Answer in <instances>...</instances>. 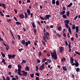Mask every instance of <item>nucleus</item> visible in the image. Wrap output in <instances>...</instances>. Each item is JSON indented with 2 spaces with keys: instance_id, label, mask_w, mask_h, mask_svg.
<instances>
[{
  "instance_id": "1",
  "label": "nucleus",
  "mask_w": 80,
  "mask_h": 80,
  "mask_svg": "<svg viewBox=\"0 0 80 80\" xmlns=\"http://www.w3.org/2000/svg\"><path fill=\"white\" fill-rule=\"evenodd\" d=\"M73 61H74V59H73V58L72 57H71L70 58V62L71 64H72V66H73V65H75V67H78L79 66V64L78 63V61H77V60L75 59L74 62L75 63H73Z\"/></svg>"
},
{
  "instance_id": "2",
  "label": "nucleus",
  "mask_w": 80,
  "mask_h": 80,
  "mask_svg": "<svg viewBox=\"0 0 80 80\" xmlns=\"http://www.w3.org/2000/svg\"><path fill=\"white\" fill-rule=\"evenodd\" d=\"M51 56L54 60H57L58 59V57H57V52L56 51H54L53 52L51 53Z\"/></svg>"
},
{
  "instance_id": "3",
  "label": "nucleus",
  "mask_w": 80,
  "mask_h": 80,
  "mask_svg": "<svg viewBox=\"0 0 80 80\" xmlns=\"http://www.w3.org/2000/svg\"><path fill=\"white\" fill-rule=\"evenodd\" d=\"M27 13L28 14V15H31V17H33V14L32 13H31V11L29 9H27Z\"/></svg>"
},
{
  "instance_id": "4",
  "label": "nucleus",
  "mask_w": 80,
  "mask_h": 80,
  "mask_svg": "<svg viewBox=\"0 0 80 80\" xmlns=\"http://www.w3.org/2000/svg\"><path fill=\"white\" fill-rule=\"evenodd\" d=\"M45 64H42V65H41L39 68V69L40 70H43L45 69Z\"/></svg>"
},
{
  "instance_id": "5",
  "label": "nucleus",
  "mask_w": 80,
  "mask_h": 80,
  "mask_svg": "<svg viewBox=\"0 0 80 80\" xmlns=\"http://www.w3.org/2000/svg\"><path fill=\"white\" fill-rule=\"evenodd\" d=\"M45 17H46V18H45V19L46 20H47V19H48V20H49V19H50V18H51V14L46 15H45Z\"/></svg>"
},
{
  "instance_id": "6",
  "label": "nucleus",
  "mask_w": 80,
  "mask_h": 80,
  "mask_svg": "<svg viewBox=\"0 0 80 80\" xmlns=\"http://www.w3.org/2000/svg\"><path fill=\"white\" fill-rule=\"evenodd\" d=\"M59 49H60V53H63V50H64V48L62 47H59Z\"/></svg>"
},
{
  "instance_id": "7",
  "label": "nucleus",
  "mask_w": 80,
  "mask_h": 80,
  "mask_svg": "<svg viewBox=\"0 0 80 80\" xmlns=\"http://www.w3.org/2000/svg\"><path fill=\"white\" fill-rule=\"evenodd\" d=\"M22 73H23L22 76H24L25 77H26L27 76V75L28 74V72H25L24 71H22Z\"/></svg>"
},
{
  "instance_id": "8",
  "label": "nucleus",
  "mask_w": 80,
  "mask_h": 80,
  "mask_svg": "<svg viewBox=\"0 0 80 80\" xmlns=\"http://www.w3.org/2000/svg\"><path fill=\"white\" fill-rule=\"evenodd\" d=\"M3 43L4 45L5 46V47H6V48L7 50H8V49H10V48L9 47V46H8V44H5V42H3Z\"/></svg>"
},
{
  "instance_id": "9",
  "label": "nucleus",
  "mask_w": 80,
  "mask_h": 80,
  "mask_svg": "<svg viewBox=\"0 0 80 80\" xmlns=\"http://www.w3.org/2000/svg\"><path fill=\"white\" fill-rule=\"evenodd\" d=\"M19 15L20 18H21V19H23V18H24V17H25V16H24V15H23V13H20V14Z\"/></svg>"
},
{
  "instance_id": "10",
  "label": "nucleus",
  "mask_w": 80,
  "mask_h": 80,
  "mask_svg": "<svg viewBox=\"0 0 80 80\" xmlns=\"http://www.w3.org/2000/svg\"><path fill=\"white\" fill-rule=\"evenodd\" d=\"M25 40L23 39L22 40V41L21 42V43L23 45H25Z\"/></svg>"
},
{
  "instance_id": "11",
  "label": "nucleus",
  "mask_w": 80,
  "mask_h": 80,
  "mask_svg": "<svg viewBox=\"0 0 80 80\" xmlns=\"http://www.w3.org/2000/svg\"><path fill=\"white\" fill-rule=\"evenodd\" d=\"M69 22L70 21H69L68 20H65L64 21L65 23H66V24H69Z\"/></svg>"
},
{
  "instance_id": "12",
  "label": "nucleus",
  "mask_w": 80,
  "mask_h": 80,
  "mask_svg": "<svg viewBox=\"0 0 80 80\" xmlns=\"http://www.w3.org/2000/svg\"><path fill=\"white\" fill-rule=\"evenodd\" d=\"M29 68H30V67H28V66H27L25 68L26 71H27V70H28V72H29V71H30V69H29Z\"/></svg>"
},
{
  "instance_id": "13",
  "label": "nucleus",
  "mask_w": 80,
  "mask_h": 80,
  "mask_svg": "<svg viewBox=\"0 0 80 80\" xmlns=\"http://www.w3.org/2000/svg\"><path fill=\"white\" fill-rule=\"evenodd\" d=\"M76 30L77 33H78V31H79V28H78V26H76Z\"/></svg>"
},
{
  "instance_id": "14",
  "label": "nucleus",
  "mask_w": 80,
  "mask_h": 80,
  "mask_svg": "<svg viewBox=\"0 0 80 80\" xmlns=\"http://www.w3.org/2000/svg\"><path fill=\"white\" fill-rule=\"evenodd\" d=\"M60 13L61 15H64V13H65V11L63 10L62 12H60Z\"/></svg>"
},
{
  "instance_id": "15",
  "label": "nucleus",
  "mask_w": 80,
  "mask_h": 80,
  "mask_svg": "<svg viewBox=\"0 0 80 80\" xmlns=\"http://www.w3.org/2000/svg\"><path fill=\"white\" fill-rule=\"evenodd\" d=\"M66 61V58H65L63 57L61 59V62H65Z\"/></svg>"
},
{
  "instance_id": "16",
  "label": "nucleus",
  "mask_w": 80,
  "mask_h": 80,
  "mask_svg": "<svg viewBox=\"0 0 80 80\" xmlns=\"http://www.w3.org/2000/svg\"><path fill=\"white\" fill-rule=\"evenodd\" d=\"M3 8H6V6H5V4L3 3H2L1 4Z\"/></svg>"
},
{
  "instance_id": "17",
  "label": "nucleus",
  "mask_w": 80,
  "mask_h": 80,
  "mask_svg": "<svg viewBox=\"0 0 80 80\" xmlns=\"http://www.w3.org/2000/svg\"><path fill=\"white\" fill-rule=\"evenodd\" d=\"M24 15H25V18H26V19H27V18L28 14L27 13V12H24Z\"/></svg>"
},
{
  "instance_id": "18",
  "label": "nucleus",
  "mask_w": 80,
  "mask_h": 80,
  "mask_svg": "<svg viewBox=\"0 0 80 80\" xmlns=\"http://www.w3.org/2000/svg\"><path fill=\"white\" fill-rule=\"evenodd\" d=\"M32 25L33 28H36V26L35 25V23L33 22H32Z\"/></svg>"
},
{
  "instance_id": "19",
  "label": "nucleus",
  "mask_w": 80,
  "mask_h": 80,
  "mask_svg": "<svg viewBox=\"0 0 80 80\" xmlns=\"http://www.w3.org/2000/svg\"><path fill=\"white\" fill-rule=\"evenodd\" d=\"M38 54L39 57H41L42 56V53L41 51H39Z\"/></svg>"
},
{
  "instance_id": "20",
  "label": "nucleus",
  "mask_w": 80,
  "mask_h": 80,
  "mask_svg": "<svg viewBox=\"0 0 80 80\" xmlns=\"http://www.w3.org/2000/svg\"><path fill=\"white\" fill-rule=\"evenodd\" d=\"M62 69L63 70H64V71H66V72L67 71V68H65V66L62 67Z\"/></svg>"
},
{
  "instance_id": "21",
  "label": "nucleus",
  "mask_w": 80,
  "mask_h": 80,
  "mask_svg": "<svg viewBox=\"0 0 80 80\" xmlns=\"http://www.w3.org/2000/svg\"><path fill=\"white\" fill-rule=\"evenodd\" d=\"M72 5L73 3H72V2H71L67 6V7H72Z\"/></svg>"
},
{
  "instance_id": "22",
  "label": "nucleus",
  "mask_w": 80,
  "mask_h": 80,
  "mask_svg": "<svg viewBox=\"0 0 80 80\" xmlns=\"http://www.w3.org/2000/svg\"><path fill=\"white\" fill-rule=\"evenodd\" d=\"M44 35L45 37L46 38L47 40H49V38H48V37L47 36V35H46V34L44 33Z\"/></svg>"
},
{
  "instance_id": "23",
  "label": "nucleus",
  "mask_w": 80,
  "mask_h": 80,
  "mask_svg": "<svg viewBox=\"0 0 80 80\" xmlns=\"http://www.w3.org/2000/svg\"><path fill=\"white\" fill-rule=\"evenodd\" d=\"M33 32L34 33H35V35H36L37 34V30L35 29H34L33 30Z\"/></svg>"
},
{
  "instance_id": "24",
  "label": "nucleus",
  "mask_w": 80,
  "mask_h": 80,
  "mask_svg": "<svg viewBox=\"0 0 80 80\" xmlns=\"http://www.w3.org/2000/svg\"><path fill=\"white\" fill-rule=\"evenodd\" d=\"M66 14L68 17H69V15H70V11H68L66 12Z\"/></svg>"
},
{
  "instance_id": "25",
  "label": "nucleus",
  "mask_w": 80,
  "mask_h": 80,
  "mask_svg": "<svg viewBox=\"0 0 80 80\" xmlns=\"http://www.w3.org/2000/svg\"><path fill=\"white\" fill-rule=\"evenodd\" d=\"M58 31H61L62 30V27L61 26L58 27Z\"/></svg>"
},
{
  "instance_id": "26",
  "label": "nucleus",
  "mask_w": 80,
  "mask_h": 80,
  "mask_svg": "<svg viewBox=\"0 0 80 80\" xmlns=\"http://www.w3.org/2000/svg\"><path fill=\"white\" fill-rule=\"evenodd\" d=\"M43 39L44 41L45 42H47V39H46V38H45V36H43Z\"/></svg>"
},
{
  "instance_id": "27",
  "label": "nucleus",
  "mask_w": 80,
  "mask_h": 80,
  "mask_svg": "<svg viewBox=\"0 0 80 80\" xmlns=\"http://www.w3.org/2000/svg\"><path fill=\"white\" fill-rule=\"evenodd\" d=\"M68 31L69 32H70V33L71 34H72V31H71V28H70V27H69L68 28Z\"/></svg>"
},
{
  "instance_id": "28",
  "label": "nucleus",
  "mask_w": 80,
  "mask_h": 80,
  "mask_svg": "<svg viewBox=\"0 0 80 80\" xmlns=\"http://www.w3.org/2000/svg\"><path fill=\"white\" fill-rule=\"evenodd\" d=\"M1 53L2 56L3 57H5V54L3 53L2 52H1Z\"/></svg>"
},
{
  "instance_id": "29",
  "label": "nucleus",
  "mask_w": 80,
  "mask_h": 80,
  "mask_svg": "<svg viewBox=\"0 0 80 80\" xmlns=\"http://www.w3.org/2000/svg\"><path fill=\"white\" fill-rule=\"evenodd\" d=\"M18 72V74L19 75H20V76H22V74H21V72Z\"/></svg>"
},
{
  "instance_id": "30",
  "label": "nucleus",
  "mask_w": 80,
  "mask_h": 80,
  "mask_svg": "<svg viewBox=\"0 0 80 80\" xmlns=\"http://www.w3.org/2000/svg\"><path fill=\"white\" fill-rule=\"evenodd\" d=\"M52 3L53 5H55V0H52Z\"/></svg>"
},
{
  "instance_id": "31",
  "label": "nucleus",
  "mask_w": 80,
  "mask_h": 80,
  "mask_svg": "<svg viewBox=\"0 0 80 80\" xmlns=\"http://www.w3.org/2000/svg\"><path fill=\"white\" fill-rule=\"evenodd\" d=\"M62 17L63 18H65V19H67V16H66V15L65 14H63V15H62Z\"/></svg>"
},
{
  "instance_id": "32",
  "label": "nucleus",
  "mask_w": 80,
  "mask_h": 80,
  "mask_svg": "<svg viewBox=\"0 0 80 80\" xmlns=\"http://www.w3.org/2000/svg\"><path fill=\"white\" fill-rule=\"evenodd\" d=\"M16 25H22V24H21V23H20V22H16Z\"/></svg>"
},
{
  "instance_id": "33",
  "label": "nucleus",
  "mask_w": 80,
  "mask_h": 80,
  "mask_svg": "<svg viewBox=\"0 0 80 80\" xmlns=\"http://www.w3.org/2000/svg\"><path fill=\"white\" fill-rule=\"evenodd\" d=\"M47 62H48V63H50V62H52V61L50 59H47Z\"/></svg>"
},
{
  "instance_id": "34",
  "label": "nucleus",
  "mask_w": 80,
  "mask_h": 80,
  "mask_svg": "<svg viewBox=\"0 0 80 80\" xmlns=\"http://www.w3.org/2000/svg\"><path fill=\"white\" fill-rule=\"evenodd\" d=\"M8 57L9 59H10V58H12V55H11V54H9L8 55Z\"/></svg>"
},
{
  "instance_id": "35",
  "label": "nucleus",
  "mask_w": 80,
  "mask_h": 80,
  "mask_svg": "<svg viewBox=\"0 0 80 80\" xmlns=\"http://www.w3.org/2000/svg\"><path fill=\"white\" fill-rule=\"evenodd\" d=\"M30 76H31V78H33V77H34V74L33 73L31 74L30 75Z\"/></svg>"
},
{
  "instance_id": "36",
  "label": "nucleus",
  "mask_w": 80,
  "mask_h": 80,
  "mask_svg": "<svg viewBox=\"0 0 80 80\" xmlns=\"http://www.w3.org/2000/svg\"><path fill=\"white\" fill-rule=\"evenodd\" d=\"M56 3L57 5H59V1L57 0L56 2Z\"/></svg>"
},
{
  "instance_id": "37",
  "label": "nucleus",
  "mask_w": 80,
  "mask_h": 80,
  "mask_svg": "<svg viewBox=\"0 0 80 80\" xmlns=\"http://www.w3.org/2000/svg\"><path fill=\"white\" fill-rule=\"evenodd\" d=\"M45 61H47V58H45L44 59H43L42 61V62L43 63L45 62Z\"/></svg>"
},
{
  "instance_id": "38",
  "label": "nucleus",
  "mask_w": 80,
  "mask_h": 80,
  "mask_svg": "<svg viewBox=\"0 0 80 80\" xmlns=\"http://www.w3.org/2000/svg\"><path fill=\"white\" fill-rule=\"evenodd\" d=\"M70 44H71V42H70L69 44H68L69 48H72V47H71V46H70Z\"/></svg>"
},
{
  "instance_id": "39",
  "label": "nucleus",
  "mask_w": 80,
  "mask_h": 80,
  "mask_svg": "<svg viewBox=\"0 0 80 80\" xmlns=\"http://www.w3.org/2000/svg\"><path fill=\"white\" fill-rule=\"evenodd\" d=\"M36 71L37 72V71H38V66H36Z\"/></svg>"
},
{
  "instance_id": "40",
  "label": "nucleus",
  "mask_w": 80,
  "mask_h": 80,
  "mask_svg": "<svg viewBox=\"0 0 80 80\" xmlns=\"http://www.w3.org/2000/svg\"><path fill=\"white\" fill-rule=\"evenodd\" d=\"M68 24H65V27H67V28H69V26H68Z\"/></svg>"
},
{
  "instance_id": "41",
  "label": "nucleus",
  "mask_w": 80,
  "mask_h": 80,
  "mask_svg": "<svg viewBox=\"0 0 80 80\" xmlns=\"http://www.w3.org/2000/svg\"><path fill=\"white\" fill-rule=\"evenodd\" d=\"M37 63H40V60L38 59H37Z\"/></svg>"
},
{
  "instance_id": "42",
  "label": "nucleus",
  "mask_w": 80,
  "mask_h": 80,
  "mask_svg": "<svg viewBox=\"0 0 80 80\" xmlns=\"http://www.w3.org/2000/svg\"><path fill=\"white\" fill-rule=\"evenodd\" d=\"M25 45L26 47H28V42H26L25 43Z\"/></svg>"
},
{
  "instance_id": "43",
  "label": "nucleus",
  "mask_w": 80,
  "mask_h": 80,
  "mask_svg": "<svg viewBox=\"0 0 80 80\" xmlns=\"http://www.w3.org/2000/svg\"><path fill=\"white\" fill-rule=\"evenodd\" d=\"M16 57V55L14 54L12 55V58H14V57Z\"/></svg>"
},
{
  "instance_id": "44",
  "label": "nucleus",
  "mask_w": 80,
  "mask_h": 80,
  "mask_svg": "<svg viewBox=\"0 0 80 80\" xmlns=\"http://www.w3.org/2000/svg\"><path fill=\"white\" fill-rule=\"evenodd\" d=\"M18 68H22V66L20 65H18Z\"/></svg>"
},
{
  "instance_id": "45",
  "label": "nucleus",
  "mask_w": 80,
  "mask_h": 80,
  "mask_svg": "<svg viewBox=\"0 0 80 80\" xmlns=\"http://www.w3.org/2000/svg\"><path fill=\"white\" fill-rule=\"evenodd\" d=\"M12 66L11 65H9L8 66V68H12Z\"/></svg>"
},
{
  "instance_id": "46",
  "label": "nucleus",
  "mask_w": 80,
  "mask_h": 80,
  "mask_svg": "<svg viewBox=\"0 0 80 80\" xmlns=\"http://www.w3.org/2000/svg\"><path fill=\"white\" fill-rule=\"evenodd\" d=\"M78 18V15H77L76 17H75L74 18V20H77V18Z\"/></svg>"
},
{
  "instance_id": "47",
  "label": "nucleus",
  "mask_w": 80,
  "mask_h": 80,
  "mask_svg": "<svg viewBox=\"0 0 80 80\" xmlns=\"http://www.w3.org/2000/svg\"><path fill=\"white\" fill-rule=\"evenodd\" d=\"M42 42L43 45H44V46H45V45H46V44L45 43V42H44L43 41H42Z\"/></svg>"
},
{
  "instance_id": "48",
  "label": "nucleus",
  "mask_w": 80,
  "mask_h": 80,
  "mask_svg": "<svg viewBox=\"0 0 80 80\" xmlns=\"http://www.w3.org/2000/svg\"><path fill=\"white\" fill-rule=\"evenodd\" d=\"M5 62V60L4 59H2V60L1 62V63H4V62Z\"/></svg>"
},
{
  "instance_id": "49",
  "label": "nucleus",
  "mask_w": 80,
  "mask_h": 80,
  "mask_svg": "<svg viewBox=\"0 0 80 80\" xmlns=\"http://www.w3.org/2000/svg\"><path fill=\"white\" fill-rule=\"evenodd\" d=\"M57 36H58L59 38H60L61 37V35H60V34L59 33H57L56 34Z\"/></svg>"
},
{
  "instance_id": "50",
  "label": "nucleus",
  "mask_w": 80,
  "mask_h": 80,
  "mask_svg": "<svg viewBox=\"0 0 80 80\" xmlns=\"http://www.w3.org/2000/svg\"><path fill=\"white\" fill-rule=\"evenodd\" d=\"M80 70V68H77L76 69V71L77 72H78V71Z\"/></svg>"
},
{
  "instance_id": "51",
  "label": "nucleus",
  "mask_w": 80,
  "mask_h": 80,
  "mask_svg": "<svg viewBox=\"0 0 80 80\" xmlns=\"http://www.w3.org/2000/svg\"><path fill=\"white\" fill-rule=\"evenodd\" d=\"M23 50V48L19 49H18V51H19V52H21V51H22V50Z\"/></svg>"
},
{
  "instance_id": "52",
  "label": "nucleus",
  "mask_w": 80,
  "mask_h": 80,
  "mask_svg": "<svg viewBox=\"0 0 80 80\" xmlns=\"http://www.w3.org/2000/svg\"><path fill=\"white\" fill-rule=\"evenodd\" d=\"M46 35H48V37H49V36H50V34L48 32H46Z\"/></svg>"
},
{
  "instance_id": "53",
  "label": "nucleus",
  "mask_w": 80,
  "mask_h": 80,
  "mask_svg": "<svg viewBox=\"0 0 80 80\" xmlns=\"http://www.w3.org/2000/svg\"><path fill=\"white\" fill-rule=\"evenodd\" d=\"M36 75L38 76V77H39L40 76V74L38 73H35Z\"/></svg>"
},
{
  "instance_id": "54",
  "label": "nucleus",
  "mask_w": 80,
  "mask_h": 80,
  "mask_svg": "<svg viewBox=\"0 0 80 80\" xmlns=\"http://www.w3.org/2000/svg\"><path fill=\"white\" fill-rule=\"evenodd\" d=\"M67 36L68 37V38H70V34L69 33V32L68 33V34L67 35Z\"/></svg>"
},
{
  "instance_id": "55",
  "label": "nucleus",
  "mask_w": 80,
  "mask_h": 80,
  "mask_svg": "<svg viewBox=\"0 0 80 80\" xmlns=\"http://www.w3.org/2000/svg\"><path fill=\"white\" fill-rule=\"evenodd\" d=\"M62 9H63L64 11H65L66 10V9H67V8H66L65 6H63Z\"/></svg>"
},
{
  "instance_id": "56",
  "label": "nucleus",
  "mask_w": 80,
  "mask_h": 80,
  "mask_svg": "<svg viewBox=\"0 0 80 80\" xmlns=\"http://www.w3.org/2000/svg\"><path fill=\"white\" fill-rule=\"evenodd\" d=\"M36 80H40V78L39 77H36Z\"/></svg>"
},
{
  "instance_id": "57",
  "label": "nucleus",
  "mask_w": 80,
  "mask_h": 80,
  "mask_svg": "<svg viewBox=\"0 0 80 80\" xmlns=\"http://www.w3.org/2000/svg\"><path fill=\"white\" fill-rule=\"evenodd\" d=\"M39 17L41 18V19H42V20H44V18H43V17H42L41 16H39Z\"/></svg>"
},
{
  "instance_id": "58",
  "label": "nucleus",
  "mask_w": 80,
  "mask_h": 80,
  "mask_svg": "<svg viewBox=\"0 0 80 80\" xmlns=\"http://www.w3.org/2000/svg\"><path fill=\"white\" fill-rule=\"evenodd\" d=\"M0 14H1V16H2V17H3V16H4V14H3L2 12H0Z\"/></svg>"
},
{
  "instance_id": "59",
  "label": "nucleus",
  "mask_w": 80,
  "mask_h": 80,
  "mask_svg": "<svg viewBox=\"0 0 80 80\" xmlns=\"http://www.w3.org/2000/svg\"><path fill=\"white\" fill-rule=\"evenodd\" d=\"M0 41L1 42V41H2L3 42V39L1 38V37H0Z\"/></svg>"
},
{
  "instance_id": "60",
  "label": "nucleus",
  "mask_w": 80,
  "mask_h": 80,
  "mask_svg": "<svg viewBox=\"0 0 80 80\" xmlns=\"http://www.w3.org/2000/svg\"><path fill=\"white\" fill-rule=\"evenodd\" d=\"M75 53H76V54H78V55H80V53L76 51L75 52Z\"/></svg>"
},
{
  "instance_id": "61",
  "label": "nucleus",
  "mask_w": 80,
  "mask_h": 80,
  "mask_svg": "<svg viewBox=\"0 0 80 80\" xmlns=\"http://www.w3.org/2000/svg\"><path fill=\"white\" fill-rule=\"evenodd\" d=\"M47 56H48V57H50V54H49L48 53L47 54Z\"/></svg>"
},
{
  "instance_id": "62",
  "label": "nucleus",
  "mask_w": 80,
  "mask_h": 80,
  "mask_svg": "<svg viewBox=\"0 0 80 80\" xmlns=\"http://www.w3.org/2000/svg\"><path fill=\"white\" fill-rule=\"evenodd\" d=\"M71 40L72 41H74V37H72L71 38Z\"/></svg>"
},
{
  "instance_id": "63",
  "label": "nucleus",
  "mask_w": 80,
  "mask_h": 80,
  "mask_svg": "<svg viewBox=\"0 0 80 80\" xmlns=\"http://www.w3.org/2000/svg\"><path fill=\"white\" fill-rule=\"evenodd\" d=\"M18 72H22V70H21V68H18Z\"/></svg>"
},
{
  "instance_id": "64",
  "label": "nucleus",
  "mask_w": 80,
  "mask_h": 80,
  "mask_svg": "<svg viewBox=\"0 0 80 80\" xmlns=\"http://www.w3.org/2000/svg\"><path fill=\"white\" fill-rule=\"evenodd\" d=\"M12 80H16V78H12Z\"/></svg>"
}]
</instances>
